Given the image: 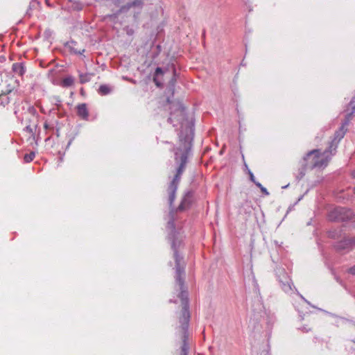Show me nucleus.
<instances>
[{
	"label": "nucleus",
	"instance_id": "obj_1",
	"mask_svg": "<svg viewBox=\"0 0 355 355\" xmlns=\"http://www.w3.org/2000/svg\"><path fill=\"white\" fill-rule=\"evenodd\" d=\"M345 131V125H342L335 133V137L327 150L323 152H320V150H313L308 153L304 157L305 167L313 168L326 166L334 154L333 151H336L339 141L344 137Z\"/></svg>",
	"mask_w": 355,
	"mask_h": 355
},
{
	"label": "nucleus",
	"instance_id": "obj_2",
	"mask_svg": "<svg viewBox=\"0 0 355 355\" xmlns=\"http://www.w3.org/2000/svg\"><path fill=\"white\" fill-rule=\"evenodd\" d=\"M175 261L177 264V283L181 290L179 294V297L181 300L182 309L178 316L179 322L180 323V334L182 340V351L186 352L187 350L186 340L187 338V329L189 327V322L190 318V313L188 306V295L187 291H182L184 282L181 277V270L179 267V259L177 253H175Z\"/></svg>",
	"mask_w": 355,
	"mask_h": 355
},
{
	"label": "nucleus",
	"instance_id": "obj_3",
	"mask_svg": "<svg viewBox=\"0 0 355 355\" xmlns=\"http://www.w3.org/2000/svg\"><path fill=\"white\" fill-rule=\"evenodd\" d=\"M180 144L179 147L177 148L175 152V160L177 162H180V165L178 168L177 173L173 180V181L170 183L168 187L167 192L168 194V200L170 205H172L173 202L175 200V191L177 190L178 184L180 179V176L182 174L183 171L185 168V165L187 164V157L189 151L191 147V144L187 140L182 141L180 140Z\"/></svg>",
	"mask_w": 355,
	"mask_h": 355
},
{
	"label": "nucleus",
	"instance_id": "obj_4",
	"mask_svg": "<svg viewBox=\"0 0 355 355\" xmlns=\"http://www.w3.org/2000/svg\"><path fill=\"white\" fill-rule=\"evenodd\" d=\"M353 216L354 212L352 209L339 207L329 211L328 218L331 221L341 222L351 220Z\"/></svg>",
	"mask_w": 355,
	"mask_h": 355
},
{
	"label": "nucleus",
	"instance_id": "obj_5",
	"mask_svg": "<svg viewBox=\"0 0 355 355\" xmlns=\"http://www.w3.org/2000/svg\"><path fill=\"white\" fill-rule=\"evenodd\" d=\"M77 115L83 120H87L89 117V110L86 103H80L76 106Z\"/></svg>",
	"mask_w": 355,
	"mask_h": 355
},
{
	"label": "nucleus",
	"instance_id": "obj_6",
	"mask_svg": "<svg viewBox=\"0 0 355 355\" xmlns=\"http://www.w3.org/2000/svg\"><path fill=\"white\" fill-rule=\"evenodd\" d=\"M191 198H192L191 194L190 193H187L184 196V198H183L180 205H179L178 209L179 211H183V210H185L187 208H189L190 205L191 204Z\"/></svg>",
	"mask_w": 355,
	"mask_h": 355
},
{
	"label": "nucleus",
	"instance_id": "obj_7",
	"mask_svg": "<svg viewBox=\"0 0 355 355\" xmlns=\"http://www.w3.org/2000/svg\"><path fill=\"white\" fill-rule=\"evenodd\" d=\"M12 71L19 76H22L26 72V67L22 62H15L12 66Z\"/></svg>",
	"mask_w": 355,
	"mask_h": 355
},
{
	"label": "nucleus",
	"instance_id": "obj_8",
	"mask_svg": "<svg viewBox=\"0 0 355 355\" xmlns=\"http://www.w3.org/2000/svg\"><path fill=\"white\" fill-rule=\"evenodd\" d=\"M349 106L352 109V110L347 113L346 115V122L342 125H345V127L347 125L349 121L352 119V116L355 115V97L352 99V101L349 103Z\"/></svg>",
	"mask_w": 355,
	"mask_h": 355
},
{
	"label": "nucleus",
	"instance_id": "obj_9",
	"mask_svg": "<svg viewBox=\"0 0 355 355\" xmlns=\"http://www.w3.org/2000/svg\"><path fill=\"white\" fill-rule=\"evenodd\" d=\"M74 83V78L72 76H67L63 78L61 85L63 87H71Z\"/></svg>",
	"mask_w": 355,
	"mask_h": 355
},
{
	"label": "nucleus",
	"instance_id": "obj_10",
	"mask_svg": "<svg viewBox=\"0 0 355 355\" xmlns=\"http://www.w3.org/2000/svg\"><path fill=\"white\" fill-rule=\"evenodd\" d=\"M93 73H80L79 74L80 83L81 84L86 83L89 82L91 79V76H93Z\"/></svg>",
	"mask_w": 355,
	"mask_h": 355
},
{
	"label": "nucleus",
	"instance_id": "obj_11",
	"mask_svg": "<svg viewBox=\"0 0 355 355\" xmlns=\"http://www.w3.org/2000/svg\"><path fill=\"white\" fill-rule=\"evenodd\" d=\"M110 92H111V88H110V87L109 85H101L99 87L98 93L101 95H107V94H110Z\"/></svg>",
	"mask_w": 355,
	"mask_h": 355
},
{
	"label": "nucleus",
	"instance_id": "obj_12",
	"mask_svg": "<svg viewBox=\"0 0 355 355\" xmlns=\"http://www.w3.org/2000/svg\"><path fill=\"white\" fill-rule=\"evenodd\" d=\"M76 42L73 41L69 43V46L71 51H73L75 53L82 54V53L84 52V49H77L76 47Z\"/></svg>",
	"mask_w": 355,
	"mask_h": 355
},
{
	"label": "nucleus",
	"instance_id": "obj_13",
	"mask_svg": "<svg viewBox=\"0 0 355 355\" xmlns=\"http://www.w3.org/2000/svg\"><path fill=\"white\" fill-rule=\"evenodd\" d=\"M164 73L162 69L160 67H157L155 71V76L153 78V81L157 87H161V83L157 80V76L159 75H162Z\"/></svg>",
	"mask_w": 355,
	"mask_h": 355
},
{
	"label": "nucleus",
	"instance_id": "obj_14",
	"mask_svg": "<svg viewBox=\"0 0 355 355\" xmlns=\"http://www.w3.org/2000/svg\"><path fill=\"white\" fill-rule=\"evenodd\" d=\"M35 157V153L34 152H31L28 154H26L24 157V162L26 163H29L32 162Z\"/></svg>",
	"mask_w": 355,
	"mask_h": 355
},
{
	"label": "nucleus",
	"instance_id": "obj_15",
	"mask_svg": "<svg viewBox=\"0 0 355 355\" xmlns=\"http://www.w3.org/2000/svg\"><path fill=\"white\" fill-rule=\"evenodd\" d=\"M244 165H245V168L248 170V175H249V176H250V180H251L252 182H254V183L255 184V182H256V180H255V178H254V174H253V173H252V171L248 168V166L247 164H246L245 162H244Z\"/></svg>",
	"mask_w": 355,
	"mask_h": 355
},
{
	"label": "nucleus",
	"instance_id": "obj_16",
	"mask_svg": "<svg viewBox=\"0 0 355 355\" xmlns=\"http://www.w3.org/2000/svg\"><path fill=\"white\" fill-rule=\"evenodd\" d=\"M255 184H256L259 188H260V189H261V192H262L263 193H264L265 195H268V194H269V193H268V191H267V189H266L265 187H263L261 185V184H260L259 182H255Z\"/></svg>",
	"mask_w": 355,
	"mask_h": 355
},
{
	"label": "nucleus",
	"instance_id": "obj_17",
	"mask_svg": "<svg viewBox=\"0 0 355 355\" xmlns=\"http://www.w3.org/2000/svg\"><path fill=\"white\" fill-rule=\"evenodd\" d=\"M347 272L352 275H355V265L353 266L352 267L349 268L348 270H347Z\"/></svg>",
	"mask_w": 355,
	"mask_h": 355
},
{
	"label": "nucleus",
	"instance_id": "obj_18",
	"mask_svg": "<svg viewBox=\"0 0 355 355\" xmlns=\"http://www.w3.org/2000/svg\"><path fill=\"white\" fill-rule=\"evenodd\" d=\"M351 220H353V222L355 223V214H354V216Z\"/></svg>",
	"mask_w": 355,
	"mask_h": 355
},
{
	"label": "nucleus",
	"instance_id": "obj_19",
	"mask_svg": "<svg viewBox=\"0 0 355 355\" xmlns=\"http://www.w3.org/2000/svg\"><path fill=\"white\" fill-rule=\"evenodd\" d=\"M352 175H353V177H354V178H355V171H353V173H352Z\"/></svg>",
	"mask_w": 355,
	"mask_h": 355
},
{
	"label": "nucleus",
	"instance_id": "obj_20",
	"mask_svg": "<svg viewBox=\"0 0 355 355\" xmlns=\"http://www.w3.org/2000/svg\"><path fill=\"white\" fill-rule=\"evenodd\" d=\"M242 158H243V160L244 161L245 160V157H244L243 155H242Z\"/></svg>",
	"mask_w": 355,
	"mask_h": 355
},
{
	"label": "nucleus",
	"instance_id": "obj_21",
	"mask_svg": "<svg viewBox=\"0 0 355 355\" xmlns=\"http://www.w3.org/2000/svg\"><path fill=\"white\" fill-rule=\"evenodd\" d=\"M354 194H355V187L354 188Z\"/></svg>",
	"mask_w": 355,
	"mask_h": 355
}]
</instances>
